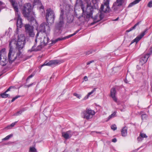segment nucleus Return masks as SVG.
Segmentation results:
<instances>
[{
    "label": "nucleus",
    "instance_id": "obj_1",
    "mask_svg": "<svg viewBox=\"0 0 152 152\" xmlns=\"http://www.w3.org/2000/svg\"><path fill=\"white\" fill-rule=\"evenodd\" d=\"M25 43V37L23 34L18 35L17 39H12L9 43L7 59L5 48L0 50V64L4 66L7 64V60L12 63L16 58H22V55L20 50L23 48Z\"/></svg>",
    "mask_w": 152,
    "mask_h": 152
},
{
    "label": "nucleus",
    "instance_id": "obj_2",
    "mask_svg": "<svg viewBox=\"0 0 152 152\" xmlns=\"http://www.w3.org/2000/svg\"><path fill=\"white\" fill-rule=\"evenodd\" d=\"M32 6L30 3H26L24 4L23 10V13L25 17H27L28 20H30L31 24L34 26H37L38 23L33 16H31V15L34 14L31 11Z\"/></svg>",
    "mask_w": 152,
    "mask_h": 152
},
{
    "label": "nucleus",
    "instance_id": "obj_3",
    "mask_svg": "<svg viewBox=\"0 0 152 152\" xmlns=\"http://www.w3.org/2000/svg\"><path fill=\"white\" fill-rule=\"evenodd\" d=\"M9 0L15 12V18L17 20V27L18 28H21L23 26V24L20 14L18 12V10L17 4L15 2V0Z\"/></svg>",
    "mask_w": 152,
    "mask_h": 152
},
{
    "label": "nucleus",
    "instance_id": "obj_4",
    "mask_svg": "<svg viewBox=\"0 0 152 152\" xmlns=\"http://www.w3.org/2000/svg\"><path fill=\"white\" fill-rule=\"evenodd\" d=\"M95 114V112L94 110L90 108H87L86 110L82 112L81 115L83 118L88 120L92 118Z\"/></svg>",
    "mask_w": 152,
    "mask_h": 152
},
{
    "label": "nucleus",
    "instance_id": "obj_5",
    "mask_svg": "<svg viewBox=\"0 0 152 152\" xmlns=\"http://www.w3.org/2000/svg\"><path fill=\"white\" fill-rule=\"evenodd\" d=\"M46 12V18L47 22L50 23H53L55 18L54 12L50 8L47 9Z\"/></svg>",
    "mask_w": 152,
    "mask_h": 152
},
{
    "label": "nucleus",
    "instance_id": "obj_6",
    "mask_svg": "<svg viewBox=\"0 0 152 152\" xmlns=\"http://www.w3.org/2000/svg\"><path fill=\"white\" fill-rule=\"evenodd\" d=\"M37 29L40 32L45 33L47 35L49 34L50 31L49 25L45 23H42L37 28Z\"/></svg>",
    "mask_w": 152,
    "mask_h": 152
},
{
    "label": "nucleus",
    "instance_id": "obj_7",
    "mask_svg": "<svg viewBox=\"0 0 152 152\" xmlns=\"http://www.w3.org/2000/svg\"><path fill=\"white\" fill-rule=\"evenodd\" d=\"M25 31L26 34L29 37H33L35 35L34 30V27L28 24H26L25 26Z\"/></svg>",
    "mask_w": 152,
    "mask_h": 152
},
{
    "label": "nucleus",
    "instance_id": "obj_8",
    "mask_svg": "<svg viewBox=\"0 0 152 152\" xmlns=\"http://www.w3.org/2000/svg\"><path fill=\"white\" fill-rule=\"evenodd\" d=\"M110 0H104L103 4L101 7L100 9L101 11L104 12L109 11L110 9L109 4Z\"/></svg>",
    "mask_w": 152,
    "mask_h": 152
},
{
    "label": "nucleus",
    "instance_id": "obj_9",
    "mask_svg": "<svg viewBox=\"0 0 152 152\" xmlns=\"http://www.w3.org/2000/svg\"><path fill=\"white\" fill-rule=\"evenodd\" d=\"M39 32H38L36 35V38L35 39V42L34 45L32 47L31 49L29 50L28 51L31 52V51H37L41 50L42 48V45H39L36 48H35V47H36V44L37 42V39L39 36Z\"/></svg>",
    "mask_w": 152,
    "mask_h": 152
},
{
    "label": "nucleus",
    "instance_id": "obj_10",
    "mask_svg": "<svg viewBox=\"0 0 152 152\" xmlns=\"http://www.w3.org/2000/svg\"><path fill=\"white\" fill-rule=\"evenodd\" d=\"M126 4L125 0H117L113 5V8L114 10H116L118 7L122 5H124Z\"/></svg>",
    "mask_w": 152,
    "mask_h": 152
},
{
    "label": "nucleus",
    "instance_id": "obj_11",
    "mask_svg": "<svg viewBox=\"0 0 152 152\" xmlns=\"http://www.w3.org/2000/svg\"><path fill=\"white\" fill-rule=\"evenodd\" d=\"M63 15L64 11L61 10V13L59 19V21L56 24V27L58 29H59L60 27H61L64 24Z\"/></svg>",
    "mask_w": 152,
    "mask_h": 152
},
{
    "label": "nucleus",
    "instance_id": "obj_12",
    "mask_svg": "<svg viewBox=\"0 0 152 152\" xmlns=\"http://www.w3.org/2000/svg\"><path fill=\"white\" fill-rule=\"evenodd\" d=\"M73 134V132L70 130L63 132L62 133V136L66 139L70 138Z\"/></svg>",
    "mask_w": 152,
    "mask_h": 152
},
{
    "label": "nucleus",
    "instance_id": "obj_13",
    "mask_svg": "<svg viewBox=\"0 0 152 152\" xmlns=\"http://www.w3.org/2000/svg\"><path fill=\"white\" fill-rule=\"evenodd\" d=\"M146 31H144L141 33L140 34L137 36L131 42V44H132L134 42L137 43L145 35Z\"/></svg>",
    "mask_w": 152,
    "mask_h": 152
},
{
    "label": "nucleus",
    "instance_id": "obj_14",
    "mask_svg": "<svg viewBox=\"0 0 152 152\" xmlns=\"http://www.w3.org/2000/svg\"><path fill=\"white\" fill-rule=\"evenodd\" d=\"M111 96L113 98V100L116 102L117 101V99L116 96L117 93L115 88H111L110 91Z\"/></svg>",
    "mask_w": 152,
    "mask_h": 152
},
{
    "label": "nucleus",
    "instance_id": "obj_15",
    "mask_svg": "<svg viewBox=\"0 0 152 152\" xmlns=\"http://www.w3.org/2000/svg\"><path fill=\"white\" fill-rule=\"evenodd\" d=\"M149 57V54H147L142 56L140 59V64L141 65H142L146 63Z\"/></svg>",
    "mask_w": 152,
    "mask_h": 152
},
{
    "label": "nucleus",
    "instance_id": "obj_16",
    "mask_svg": "<svg viewBox=\"0 0 152 152\" xmlns=\"http://www.w3.org/2000/svg\"><path fill=\"white\" fill-rule=\"evenodd\" d=\"M59 63V62L57 60L50 61L48 63L45 62L42 65L43 66L45 65L50 66L53 64H57Z\"/></svg>",
    "mask_w": 152,
    "mask_h": 152
},
{
    "label": "nucleus",
    "instance_id": "obj_17",
    "mask_svg": "<svg viewBox=\"0 0 152 152\" xmlns=\"http://www.w3.org/2000/svg\"><path fill=\"white\" fill-rule=\"evenodd\" d=\"M127 128L126 126L124 127L121 131V135L123 137H125L127 135Z\"/></svg>",
    "mask_w": 152,
    "mask_h": 152
},
{
    "label": "nucleus",
    "instance_id": "obj_18",
    "mask_svg": "<svg viewBox=\"0 0 152 152\" xmlns=\"http://www.w3.org/2000/svg\"><path fill=\"white\" fill-rule=\"evenodd\" d=\"M96 88H94L91 92L88 93L87 95L84 98V100H86L89 97V96L92 94H93L94 92L96 91Z\"/></svg>",
    "mask_w": 152,
    "mask_h": 152
},
{
    "label": "nucleus",
    "instance_id": "obj_19",
    "mask_svg": "<svg viewBox=\"0 0 152 152\" xmlns=\"http://www.w3.org/2000/svg\"><path fill=\"white\" fill-rule=\"evenodd\" d=\"M66 39H67V38H66V36L64 37L58 38L56 39L53 40L52 41V42L53 43H55L58 41L64 40Z\"/></svg>",
    "mask_w": 152,
    "mask_h": 152
},
{
    "label": "nucleus",
    "instance_id": "obj_20",
    "mask_svg": "<svg viewBox=\"0 0 152 152\" xmlns=\"http://www.w3.org/2000/svg\"><path fill=\"white\" fill-rule=\"evenodd\" d=\"M139 23H136L133 27H131L130 28V29L127 30L126 31V32H129L130 31H132L133 30L135 29L137 26L139 25Z\"/></svg>",
    "mask_w": 152,
    "mask_h": 152
},
{
    "label": "nucleus",
    "instance_id": "obj_21",
    "mask_svg": "<svg viewBox=\"0 0 152 152\" xmlns=\"http://www.w3.org/2000/svg\"><path fill=\"white\" fill-rule=\"evenodd\" d=\"M17 121L15 122L14 123H12L10 125H9L7 126L5 129H10L11 128L14 126L15 124L17 123Z\"/></svg>",
    "mask_w": 152,
    "mask_h": 152
},
{
    "label": "nucleus",
    "instance_id": "obj_22",
    "mask_svg": "<svg viewBox=\"0 0 152 152\" xmlns=\"http://www.w3.org/2000/svg\"><path fill=\"white\" fill-rule=\"evenodd\" d=\"M116 114V112H114L113 113L111 114L110 115L108 118V119L107 120V121L109 120L111 118H114L115 116V115Z\"/></svg>",
    "mask_w": 152,
    "mask_h": 152
},
{
    "label": "nucleus",
    "instance_id": "obj_23",
    "mask_svg": "<svg viewBox=\"0 0 152 152\" xmlns=\"http://www.w3.org/2000/svg\"><path fill=\"white\" fill-rule=\"evenodd\" d=\"M29 152H37L36 149L34 147H31L29 148Z\"/></svg>",
    "mask_w": 152,
    "mask_h": 152
},
{
    "label": "nucleus",
    "instance_id": "obj_24",
    "mask_svg": "<svg viewBox=\"0 0 152 152\" xmlns=\"http://www.w3.org/2000/svg\"><path fill=\"white\" fill-rule=\"evenodd\" d=\"M41 2L39 0H34L33 3V5L34 6L35 5H41Z\"/></svg>",
    "mask_w": 152,
    "mask_h": 152
},
{
    "label": "nucleus",
    "instance_id": "obj_25",
    "mask_svg": "<svg viewBox=\"0 0 152 152\" xmlns=\"http://www.w3.org/2000/svg\"><path fill=\"white\" fill-rule=\"evenodd\" d=\"M49 41L48 38L47 37H45L43 41V42L45 45H46L48 42Z\"/></svg>",
    "mask_w": 152,
    "mask_h": 152
},
{
    "label": "nucleus",
    "instance_id": "obj_26",
    "mask_svg": "<svg viewBox=\"0 0 152 152\" xmlns=\"http://www.w3.org/2000/svg\"><path fill=\"white\" fill-rule=\"evenodd\" d=\"M6 92H5L1 94V97L3 98H6L7 97H8L9 96V95L7 94H6Z\"/></svg>",
    "mask_w": 152,
    "mask_h": 152
},
{
    "label": "nucleus",
    "instance_id": "obj_27",
    "mask_svg": "<svg viewBox=\"0 0 152 152\" xmlns=\"http://www.w3.org/2000/svg\"><path fill=\"white\" fill-rule=\"evenodd\" d=\"M79 31V30H77V31H75V32L74 33H73L72 34L69 35L68 36H66V38H67V39H68V38H70V37H72L75 35Z\"/></svg>",
    "mask_w": 152,
    "mask_h": 152
},
{
    "label": "nucleus",
    "instance_id": "obj_28",
    "mask_svg": "<svg viewBox=\"0 0 152 152\" xmlns=\"http://www.w3.org/2000/svg\"><path fill=\"white\" fill-rule=\"evenodd\" d=\"M12 134H11L9 135H8L7 136V137H6L5 138H3L2 139L3 140H8L12 136Z\"/></svg>",
    "mask_w": 152,
    "mask_h": 152
},
{
    "label": "nucleus",
    "instance_id": "obj_29",
    "mask_svg": "<svg viewBox=\"0 0 152 152\" xmlns=\"http://www.w3.org/2000/svg\"><path fill=\"white\" fill-rule=\"evenodd\" d=\"M73 95L79 99H80L81 98V94H77L76 93H74L73 94Z\"/></svg>",
    "mask_w": 152,
    "mask_h": 152
},
{
    "label": "nucleus",
    "instance_id": "obj_30",
    "mask_svg": "<svg viewBox=\"0 0 152 152\" xmlns=\"http://www.w3.org/2000/svg\"><path fill=\"white\" fill-rule=\"evenodd\" d=\"M111 128L113 130H115L117 129L116 126L115 124H113L111 126Z\"/></svg>",
    "mask_w": 152,
    "mask_h": 152
},
{
    "label": "nucleus",
    "instance_id": "obj_31",
    "mask_svg": "<svg viewBox=\"0 0 152 152\" xmlns=\"http://www.w3.org/2000/svg\"><path fill=\"white\" fill-rule=\"evenodd\" d=\"M140 136L142 138H147L148 137L145 134L142 133H140Z\"/></svg>",
    "mask_w": 152,
    "mask_h": 152
},
{
    "label": "nucleus",
    "instance_id": "obj_32",
    "mask_svg": "<svg viewBox=\"0 0 152 152\" xmlns=\"http://www.w3.org/2000/svg\"><path fill=\"white\" fill-rule=\"evenodd\" d=\"M147 115L145 114H143L142 115V120H144L146 118Z\"/></svg>",
    "mask_w": 152,
    "mask_h": 152
},
{
    "label": "nucleus",
    "instance_id": "obj_33",
    "mask_svg": "<svg viewBox=\"0 0 152 152\" xmlns=\"http://www.w3.org/2000/svg\"><path fill=\"white\" fill-rule=\"evenodd\" d=\"M12 32V29L11 28H9L7 31L6 32L7 33V34H10Z\"/></svg>",
    "mask_w": 152,
    "mask_h": 152
},
{
    "label": "nucleus",
    "instance_id": "obj_34",
    "mask_svg": "<svg viewBox=\"0 0 152 152\" xmlns=\"http://www.w3.org/2000/svg\"><path fill=\"white\" fill-rule=\"evenodd\" d=\"M20 96H17L13 98L12 99V100L11 102H14L15 100L18 99V98L20 97Z\"/></svg>",
    "mask_w": 152,
    "mask_h": 152
},
{
    "label": "nucleus",
    "instance_id": "obj_35",
    "mask_svg": "<svg viewBox=\"0 0 152 152\" xmlns=\"http://www.w3.org/2000/svg\"><path fill=\"white\" fill-rule=\"evenodd\" d=\"M20 96H17L13 98L12 99V100L11 102H14L15 100L18 99V98L20 97Z\"/></svg>",
    "mask_w": 152,
    "mask_h": 152
},
{
    "label": "nucleus",
    "instance_id": "obj_36",
    "mask_svg": "<svg viewBox=\"0 0 152 152\" xmlns=\"http://www.w3.org/2000/svg\"><path fill=\"white\" fill-rule=\"evenodd\" d=\"M148 6L149 7H152V1H151L148 3Z\"/></svg>",
    "mask_w": 152,
    "mask_h": 152
},
{
    "label": "nucleus",
    "instance_id": "obj_37",
    "mask_svg": "<svg viewBox=\"0 0 152 152\" xmlns=\"http://www.w3.org/2000/svg\"><path fill=\"white\" fill-rule=\"evenodd\" d=\"M22 113L21 111H20L14 114V115H18Z\"/></svg>",
    "mask_w": 152,
    "mask_h": 152
},
{
    "label": "nucleus",
    "instance_id": "obj_38",
    "mask_svg": "<svg viewBox=\"0 0 152 152\" xmlns=\"http://www.w3.org/2000/svg\"><path fill=\"white\" fill-rule=\"evenodd\" d=\"M34 75H33L32 74H31V75H30L28 77V78L27 79V80H28L32 77Z\"/></svg>",
    "mask_w": 152,
    "mask_h": 152
},
{
    "label": "nucleus",
    "instance_id": "obj_39",
    "mask_svg": "<svg viewBox=\"0 0 152 152\" xmlns=\"http://www.w3.org/2000/svg\"><path fill=\"white\" fill-rule=\"evenodd\" d=\"M142 137H141L140 136L139 137L137 138V140L139 141H141L142 140Z\"/></svg>",
    "mask_w": 152,
    "mask_h": 152
},
{
    "label": "nucleus",
    "instance_id": "obj_40",
    "mask_svg": "<svg viewBox=\"0 0 152 152\" xmlns=\"http://www.w3.org/2000/svg\"><path fill=\"white\" fill-rule=\"evenodd\" d=\"M91 13H89L88 14H87V15H86V17L87 18H89L91 17Z\"/></svg>",
    "mask_w": 152,
    "mask_h": 152
},
{
    "label": "nucleus",
    "instance_id": "obj_41",
    "mask_svg": "<svg viewBox=\"0 0 152 152\" xmlns=\"http://www.w3.org/2000/svg\"><path fill=\"white\" fill-rule=\"evenodd\" d=\"M12 88V86H10V87L5 91L6 92H7L8 91H10V90L11 88Z\"/></svg>",
    "mask_w": 152,
    "mask_h": 152
},
{
    "label": "nucleus",
    "instance_id": "obj_42",
    "mask_svg": "<svg viewBox=\"0 0 152 152\" xmlns=\"http://www.w3.org/2000/svg\"><path fill=\"white\" fill-rule=\"evenodd\" d=\"M117 140L116 138H114L112 140V141L113 142H115Z\"/></svg>",
    "mask_w": 152,
    "mask_h": 152
},
{
    "label": "nucleus",
    "instance_id": "obj_43",
    "mask_svg": "<svg viewBox=\"0 0 152 152\" xmlns=\"http://www.w3.org/2000/svg\"><path fill=\"white\" fill-rule=\"evenodd\" d=\"M84 80L85 81H87L88 80V78H87V77L86 76H85L84 77Z\"/></svg>",
    "mask_w": 152,
    "mask_h": 152
},
{
    "label": "nucleus",
    "instance_id": "obj_44",
    "mask_svg": "<svg viewBox=\"0 0 152 152\" xmlns=\"http://www.w3.org/2000/svg\"><path fill=\"white\" fill-rule=\"evenodd\" d=\"M94 62V61H90L89 62H88L87 63V65H89V64H90L91 63L93 62Z\"/></svg>",
    "mask_w": 152,
    "mask_h": 152
},
{
    "label": "nucleus",
    "instance_id": "obj_45",
    "mask_svg": "<svg viewBox=\"0 0 152 152\" xmlns=\"http://www.w3.org/2000/svg\"><path fill=\"white\" fill-rule=\"evenodd\" d=\"M19 33V32H18V28H17L16 29V32H15V33L16 34H18Z\"/></svg>",
    "mask_w": 152,
    "mask_h": 152
},
{
    "label": "nucleus",
    "instance_id": "obj_46",
    "mask_svg": "<svg viewBox=\"0 0 152 152\" xmlns=\"http://www.w3.org/2000/svg\"><path fill=\"white\" fill-rule=\"evenodd\" d=\"M101 133V132H97L96 131L92 132H91L92 133Z\"/></svg>",
    "mask_w": 152,
    "mask_h": 152
},
{
    "label": "nucleus",
    "instance_id": "obj_47",
    "mask_svg": "<svg viewBox=\"0 0 152 152\" xmlns=\"http://www.w3.org/2000/svg\"><path fill=\"white\" fill-rule=\"evenodd\" d=\"M33 84V83L30 84L29 85H28L27 86V87H30V86H31Z\"/></svg>",
    "mask_w": 152,
    "mask_h": 152
},
{
    "label": "nucleus",
    "instance_id": "obj_48",
    "mask_svg": "<svg viewBox=\"0 0 152 152\" xmlns=\"http://www.w3.org/2000/svg\"><path fill=\"white\" fill-rule=\"evenodd\" d=\"M150 51L151 52H152V47L150 48Z\"/></svg>",
    "mask_w": 152,
    "mask_h": 152
},
{
    "label": "nucleus",
    "instance_id": "obj_49",
    "mask_svg": "<svg viewBox=\"0 0 152 152\" xmlns=\"http://www.w3.org/2000/svg\"><path fill=\"white\" fill-rule=\"evenodd\" d=\"M40 9H43V7L42 6H41L40 7Z\"/></svg>",
    "mask_w": 152,
    "mask_h": 152
},
{
    "label": "nucleus",
    "instance_id": "obj_50",
    "mask_svg": "<svg viewBox=\"0 0 152 152\" xmlns=\"http://www.w3.org/2000/svg\"><path fill=\"white\" fill-rule=\"evenodd\" d=\"M118 17L117 18H116L114 20V21H117V20L118 19Z\"/></svg>",
    "mask_w": 152,
    "mask_h": 152
},
{
    "label": "nucleus",
    "instance_id": "obj_51",
    "mask_svg": "<svg viewBox=\"0 0 152 152\" xmlns=\"http://www.w3.org/2000/svg\"><path fill=\"white\" fill-rule=\"evenodd\" d=\"M82 8V9L83 12H84V10Z\"/></svg>",
    "mask_w": 152,
    "mask_h": 152
}]
</instances>
